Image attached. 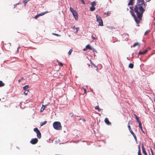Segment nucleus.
<instances>
[{"label": "nucleus", "mask_w": 155, "mask_h": 155, "mask_svg": "<svg viewBox=\"0 0 155 155\" xmlns=\"http://www.w3.org/2000/svg\"><path fill=\"white\" fill-rule=\"evenodd\" d=\"M52 34L53 35H56L57 36H61L60 35H59L57 34L54 33H52Z\"/></svg>", "instance_id": "30"}, {"label": "nucleus", "mask_w": 155, "mask_h": 155, "mask_svg": "<svg viewBox=\"0 0 155 155\" xmlns=\"http://www.w3.org/2000/svg\"><path fill=\"white\" fill-rule=\"evenodd\" d=\"M22 79H23V78H21V79L19 80H18V82H19V83H20V82H21V81Z\"/></svg>", "instance_id": "42"}, {"label": "nucleus", "mask_w": 155, "mask_h": 155, "mask_svg": "<svg viewBox=\"0 0 155 155\" xmlns=\"http://www.w3.org/2000/svg\"><path fill=\"white\" fill-rule=\"evenodd\" d=\"M153 101H154V102H155V97L154 98Z\"/></svg>", "instance_id": "51"}, {"label": "nucleus", "mask_w": 155, "mask_h": 155, "mask_svg": "<svg viewBox=\"0 0 155 155\" xmlns=\"http://www.w3.org/2000/svg\"><path fill=\"white\" fill-rule=\"evenodd\" d=\"M5 85V84L2 81H0V87H2Z\"/></svg>", "instance_id": "20"}, {"label": "nucleus", "mask_w": 155, "mask_h": 155, "mask_svg": "<svg viewBox=\"0 0 155 155\" xmlns=\"http://www.w3.org/2000/svg\"><path fill=\"white\" fill-rule=\"evenodd\" d=\"M151 152H152V155H154L153 154V153L152 150L151 151Z\"/></svg>", "instance_id": "47"}, {"label": "nucleus", "mask_w": 155, "mask_h": 155, "mask_svg": "<svg viewBox=\"0 0 155 155\" xmlns=\"http://www.w3.org/2000/svg\"><path fill=\"white\" fill-rule=\"evenodd\" d=\"M4 47L7 50L9 51L11 47V44L10 43L5 44L4 45Z\"/></svg>", "instance_id": "8"}, {"label": "nucleus", "mask_w": 155, "mask_h": 155, "mask_svg": "<svg viewBox=\"0 0 155 155\" xmlns=\"http://www.w3.org/2000/svg\"><path fill=\"white\" fill-rule=\"evenodd\" d=\"M85 49H83V50H84V51H85Z\"/></svg>", "instance_id": "56"}, {"label": "nucleus", "mask_w": 155, "mask_h": 155, "mask_svg": "<svg viewBox=\"0 0 155 155\" xmlns=\"http://www.w3.org/2000/svg\"><path fill=\"white\" fill-rule=\"evenodd\" d=\"M111 11H108L107 12V16H109L111 14Z\"/></svg>", "instance_id": "28"}, {"label": "nucleus", "mask_w": 155, "mask_h": 155, "mask_svg": "<svg viewBox=\"0 0 155 155\" xmlns=\"http://www.w3.org/2000/svg\"><path fill=\"white\" fill-rule=\"evenodd\" d=\"M133 0H129V2L128 4V5H132L133 4Z\"/></svg>", "instance_id": "15"}, {"label": "nucleus", "mask_w": 155, "mask_h": 155, "mask_svg": "<svg viewBox=\"0 0 155 155\" xmlns=\"http://www.w3.org/2000/svg\"><path fill=\"white\" fill-rule=\"evenodd\" d=\"M34 131L36 133L37 137L39 139L41 138V134L38 128H34Z\"/></svg>", "instance_id": "5"}, {"label": "nucleus", "mask_w": 155, "mask_h": 155, "mask_svg": "<svg viewBox=\"0 0 155 155\" xmlns=\"http://www.w3.org/2000/svg\"><path fill=\"white\" fill-rule=\"evenodd\" d=\"M91 38L94 40H96L97 39V38H96L94 37L93 35H92L91 36Z\"/></svg>", "instance_id": "34"}, {"label": "nucleus", "mask_w": 155, "mask_h": 155, "mask_svg": "<svg viewBox=\"0 0 155 155\" xmlns=\"http://www.w3.org/2000/svg\"><path fill=\"white\" fill-rule=\"evenodd\" d=\"M20 48V47H18V48H17V51H18V48Z\"/></svg>", "instance_id": "54"}, {"label": "nucleus", "mask_w": 155, "mask_h": 155, "mask_svg": "<svg viewBox=\"0 0 155 155\" xmlns=\"http://www.w3.org/2000/svg\"><path fill=\"white\" fill-rule=\"evenodd\" d=\"M104 121L105 123L108 125H109L111 124V123L109 121L107 118H106L105 119Z\"/></svg>", "instance_id": "11"}, {"label": "nucleus", "mask_w": 155, "mask_h": 155, "mask_svg": "<svg viewBox=\"0 0 155 155\" xmlns=\"http://www.w3.org/2000/svg\"><path fill=\"white\" fill-rule=\"evenodd\" d=\"M130 133L132 134L133 135V136H134L135 135V134H134V133L133 132V131H132V130H131L130 131Z\"/></svg>", "instance_id": "36"}, {"label": "nucleus", "mask_w": 155, "mask_h": 155, "mask_svg": "<svg viewBox=\"0 0 155 155\" xmlns=\"http://www.w3.org/2000/svg\"><path fill=\"white\" fill-rule=\"evenodd\" d=\"M148 51V49H146L144 51H143V53H144L145 54H146L147 52Z\"/></svg>", "instance_id": "41"}, {"label": "nucleus", "mask_w": 155, "mask_h": 155, "mask_svg": "<svg viewBox=\"0 0 155 155\" xmlns=\"http://www.w3.org/2000/svg\"><path fill=\"white\" fill-rule=\"evenodd\" d=\"M70 11L72 13V14L74 17V18L76 20H77L78 19V15L77 12L73 8L70 7Z\"/></svg>", "instance_id": "3"}, {"label": "nucleus", "mask_w": 155, "mask_h": 155, "mask_svg": "<svg viewBox=\"0 0 155 155\" xmlns=\"http://www.w3.org/2000/svg\"><path fill=\"white\" fill-rule=\"evenodd\" d=\"M138 155H141L140 147L139 146H138Z\"/></svg>", "instance_id": "18"}, {"label": "nucleus", "mask_w": 155, "mask_h": 155, "mask_svg": "<svg viewBox=\"0 0 155 155\" xmlns=\"http://www.w3.org/2000/svg\"><path fill=\"white\" fill-rule=\"evenodd\" d=\"M72 49H71L68 52V54L69 55H70L71 54V53L72 51Z\"/></svg>", "instance_id": "26"}, {"label": "nucleus", "mask_w": 155, "mask_h": 155, "mask_svg": "<svg viewBox=\"0 0 155 155\" xmlns=\"http://www.w3.org/2000/svg\"><path fill=\"white\" fill-rule=\"evenodd\" d=\"M96 2L95 1L91 2V6L94 7L96 5Z\"/></svg>", "instance_id": "16"}, {"label": "nucleus", "mask_w": 155, "mask_h": 155, "mask_svg": "<svg viewBox=\"0 0 155 155\" xmlns=\"http://www.w3.org/2000/svg\"><path fill=\"white\" fill-rule=\"evenodd\" d=\"M87 64L88 65V67H89L90 66V65L89 64Z\"/></svg>", "instance_id": "53"}, {"label": "nucleus", "mask_w": 155, "mask_h": 155, "mask_svg": "<svg viewBox=\"0 0 155 155\" xmlns=\"http://www.w3.org/2000/svg\"><path fill=\"white\" fill-rule=\"evenodd\" d=\"M47 123V121H45L44 122H41L40 123V126H42L43 125L46 124Z\"/></svg>", "instance_id": "19"}, {"label": "nucleus", "mask_w": 155, "mask_h": 155, "mask_svg": "<svg viewBox=\"0 0 155 155\" xmlns=\"http://www.w3.org/2000/svg\"><path fill=\"white\" fill-rule=\"evenodd\" d=\"M86 48L87 49H88L90 50L91 47L90 45L89 44H88L86 46Z\"/></svg>", "instance_id": "24"}, {"label": "nucleus", "mask_w": 155, "mask_h": 155, "mask_svg": "<svg viewBox=\"0 0 155 155\" xmlns=\"http://www.w3.org/2000/svg\"><path fill=\"white\" fill-rule=\"evenodd\" d=\"M38 140L37 138H35L31 139L30 141V143L32 144H35L37 143Z\"/></svg>", "instance_id": "7"}, {"label": "nucleus", "mask_w": 155, "mask_h": 155, "mask_svg": "<svg viewBox=\"0 0 155 155\" xmlns=\"http://www.w3.org/2000/svg\"><path fill=\"white\" fill-rule=\"evenodd\" d=\"M48 106V104L44 105L43 104H42V107L41 109L40 112H42L45 109V107Z\"/></svg>", "instance_id": "12"}, {"label": "nucleus", "mask_w": 155, "mask_h": 155, "mask_svg": "<svg viewBox=\"0 0 155 155\" xmlns=\"http://www.w3.org/2000/svg\"><path fill=\"white\" fill-rule=\"evenodd\" d=\"M104 15H107V13H106V12H104Z\"/></svg>", "instance_id": "52"}, {"label": "nucleus", "mask_w": 155, "mask_h": 155, "mask_svg": "<svg viewBox=\"0 0 155 155\" xmlns=\"http://www.w3.org/2000/svg\"><path fill=\"white\" fill-rule=\"evenodd\" d=\"M58 63L62 67L63 66V64L61 63V62H59L58 61Z\"/></svg>", "instance_id": "35"}, {"label": "nucleus", "mask_w": 155, "mask_h": 155, "mask_svg": "<svg viewBox=\"0 0 155 155\" xmlns=\"http://www.w3.org/2000/svg\"><path fill=\"white\" fill-rule=\"evenodd\" d=\"M84 89V93H86V90L85 89Z\"/></svg>", "instance_id": "44"}, {"label": "nucleus", "mask_w": 155, "mask_h": 155, "mask_svg": "<svg viewBox=\"0 0 155 155\" xmlns=\"http://www.w3.org/2000/svg\"><path fill=\"white\" fill-rule=\"evenodd\" d=\"M97 21L98 22V26H102L103 25V22L101 18L98 15H96Z\"/></svg>", "instance_id": "4"}, {"label": "nucleus", "mask_w": 155, "mask_h": 155, "mask_svg": "<svg viewBox=\"0 0 155 155\" xmlns=\"http://www.w3.org/2000/svg\"><path fill=\"white\" fill-rule=\"evenodd\" d=\"M134 64L132 63H130L129 65V67L131 68H133L134 67Z\"/></svg>", "instance_id": "21"}, {"label": "nucleus", "mask_w": 155, "mask_h": 155, "mask_svg": "<svg viewBox=\"0 0 155 155\" xmlns=\"http://www.w3.org/2000/svg\"><path fill=\"white\" fill-rule=\"evenodd\" d=\"M48 11H45L44 12H43L39 14H37L36 15L35 17L34 18L36 19H37V18L39 17L40 16H43L45 15V14L48 13Z\"/></svg>", "instance_id": "6"}, {"label": "nucleus", "mask_w": 155, "mask_h": 155, "mask_svg": "<svg viewBox=\"0 0 155 155\" xmlns=\"http://www.w3.org/2000/svg\"><path fill=\"white\" fill-rule=\"evenodd\" d=\"M75 29H76V33H77L78 31H79V28L78 27H77V28H75Z\"/></svg>", "instance_id": "32"}, {"label": "nucleus", "mask_w": 155, "mask_h": 155, "mask_svg": "<svg viewBox=\"0 0 155 155\" xmlns=\"http://www.w3.org/2000/svg\"><path fill=\"white\" fill-rule=\"evenodd\" d=\"M130 13H131V15L134 18L135 17V15L133 12V11L134 10V9H133V8H132L131 7H130Z\"/></svg>", "instance_id": "9"}, {"label": "nucleus", "mask_w": 155, "mask_h": 155, "mask_svg": "<svg viewBox=\"0 0 155 155\" xmlns=\"http://www.w3.org/2000/svg\"><path fill=\"white\" fill-rule=\"evenodd\" d=\"M153 24L155 25V22H153Z\"/></svg>", "instance_id": "49"}, {"label": "nucleus", "mask_w": 155, "mask_h": 155, "mask_svg": "<svg viewBox=\"0 0 155 155\" xmlns=\"http://www.w3.org/2000/svg\"><path fill=\"white\" fill-rule=\"evenodd\" d=\"M146 6L144 0H138L134 6V10L137 14V17L135 16V17L134 18L138 24L142 20L143 14L145 10Z\"/></svg>", "instance_id": "1"}, {"label": "nucleus", "mask_w": 155, "mask_h": 155, "mask_svg": "<svg viewBox=\"0 0 155 155\" xmlns=\"http://www.w3.org/2000/svg\"><path fill=\"white\" fill-rule=\"evenodd\" d=\"M134 115L135 116L137 122L138 123L139 122H140V121L139 120V117L137 116V115L135 114H134Z\"/></svg>", "instance_id": "17"}, {"label": "nucleus", "mask_w": 155, "mask_h": 155, "mask_svg": "<svg viewBox=\"0 0 155 155\" xmlns=\"http://www.w3.org/2000/svg\"><path fill=\"white\" fill-rule=\"evenodd\" d=\"M28 1L29 0H25L24 1L23 3L25 6L26 4L28 2Z\"/></svg>", "instance_id": "27"}, {"label": "nucleus", "mask_w": 155, "mask_h": 155, "mask_svg": "<svg viewBox=\"0 0 155 155\" xmlns=\"http://www.w3.org/2000/svg\"><path fill=\"white\" fill-rule=\"evenodd\" d=\"M111 29H115V28H114V27H111Z\"/></svg>", "instance_id": "48"}, {"label": "nucleus", "mask_w": 155, "mask_h": 155, "mask_svg": "<svg viewBox=\"0 0 155 155\" xmlns=\"http://www.w3.org/2000/svg\"><path fill=\"white\" fill-rule=\"evenodd\" d=\"M90 50H93L94 51H95V49L94 48H93L91 47Z\"/></svg>", "instance_id": "43"}, {"label": "nucleus", "mask_w": 155, "mask_h": 155, "mask_svg": "<svg viewBox=\"0 0 155 155\" xmlns=\"http://www.w3.org/2000/svg\"><path fill=\"white\" fill-rule=\"evenodd\" d=\"M90 61L91 62V63L94 66V67H95V68H97V66H96V65H95V64H94V63H92L91 61V60H90Z\"/></svg>", "instance_id": "31"}, {"label": "nucleus", "mask_w": 155, "mask_h": 155, "mask_svg": "<svg viewBox=\"0 0 155 155\" xmlns=\"http://www.w3.org/2000/svg\"><path fill=\"white\" fill-rule=\"evenodd\" d=\"M138 123H139V126L141 130H142V124H141V122L140 121V122H139Z\"/></svg>", "instance_id": "25"}, {"label": "nucleus", "mask_w": 155, "mask_h": 155, "mask_svg": "<svg viewBox=\"0 0 155 155\" xmlns=\"http://www.w3.org/2000/svg\"><path fill=\"white\" fill-rule=\"evenodd\" d=\"M75 28H76L75 27V26H74L73 27V29L74 30H75Z\"/></svg>", "instance_id": "46"}, {"label": "nucleus", "mask_w": 155, "mask_h": 155, "mask_svg": "<svg viewBox=\"0 0 155 155\" xmlns=\"http://www.w3.org/2000/svg\"><path fill=\"white\" fill-rule=\"evenodd\" d=\"M94 108L95 110H97L99 112L100 111L102 110V109L100 108L98 106H96L94 107Z\"/></svg>", "instance_id": "13"}, {"label": "nucleus", "mask_w": 155, "mask_h": 155, "mask_svg": "<svg viewBox=\"0 0 155 155\" xmlns=\"http://www.w3.org/2000/svg\"><path fill=\"white\" fill-rule=\"evenodd\" d=\"M141 130L144 133V131H143V129H142V130Z\"/></svg>", "instance_id": "50"}, {"label": "nucleus", "mask_w": 155, "mask_h": 155, "mask_svg": "<svg viewBox=\"0 0 155 155\" xmlns=\"http://www.w3.org/2000/svg\"><path fill=\"white\" fill-rule=\"evenodd\" d=\"M95 9V8L94 6H92L90 7V10L91 11H94Z\"/></svg>", "instance_id": "14"}, {"label": "nucleus", "mask_w": 155, "mask_h": 155, "mask_svg": "<svg viewBox=\"0 0 155 155\" xmlns=\"http://www.w3.org/2000/svg\"><path fill=\"white\" fill-rule=\"evenodd\" d=\"M81 2L84 5L85 4V2L84 1V0H80Z\"/></svg>", "instance_id": "40"}, {"label": "nucleus", "mask_w": 155, "mask_h": 155, "mask_svg": "<svg viewBox=\"0 0 155 155\" xmlns=\"http://www.w3.org/2000/svg\"><path fill=\"white\" fill-rule=\"evenodd\" d=\"M128 129H129V130L130 131L132 130L130 126V125H128Z\"/></svg>", "instance_id": "33"}, {"label": "nucleus", "mask_w": 155, "mask_h": 155, "mask_svg": "<svg viewBox=\"0 0 155 155\" xmlns=\"http://www.w3.org/2000/svg\"><path fill=\"white\" fill-rule=\"evenodd\" d=\"M133 137H134V138L135 141H137V137H136L135 135Z\"/></svg>", "instance_id": "39"}, {"label": "nucleus", "mask_w": 155, "mask_h": 155, "mask_svg": "<svg viewBox=\"0 0 155 155\" xmlns=\"http://www.w3.org/2000/svg\"><path fill=\"white\" fill-rule=\"evenodd\" d=\"M127 11L129 10V8H127Z\"/></svg>", "instance_id": "55"}, {"label": "nucleus", "mask_w": 155, "mask_h": 155, "mask_svg": "<svg viewBox=\"0 0 155 155\" xmlns=\"http://www.w3.org/2000/svg\"><path fill=\"white\" fill-rule=\"evenodd\" d=\"M1 54V53H0V54Z\"/></svg>", "instance_id": "57"}, {"label": "nucleus", "mask_w": 155, "mask_h": 155, "mask_svg": "<svg viewBox=\"0 0 155 155\" xmlns=\"http://www.w3.org/2000/svg\"><path fill=\"white\" fill-rule=\"evenodd\" d=\"M139 55H142V54H145L144 53H143V52L142 51H140L138 53Z\"/></svg>", "instance_id": "29"}, {"label": "nucleus", "mask_w": 155, "mask_h": 155, "mask_svg": "<svg viewBox=\"0 0 155 155\" xmlns=\"http://www.w3.org/2000/svg\"><path fill=\"white\" fill-rule=\"evenodd\" d=\"M28 85H26L23 87V89L24 90H28L27 89L28 88Z\"/></svg>", "instance_id": "22"}, {"label": "nucleus", "mask_w": 155, "mask_h": 155, "mask_svg": "<svg viewBox=\"0 0 155 155\" xmlns=\"http://www.w3.org/2000/svg\"><path fill=\"white\" fill-rule=\"evenodd\" d=\"M142 150L143 153H144V155H147V152L145 150L144 147V145L143 143L142 144Z\"/></svg>", "instance_id": "10"}, {"label": "nucleus", "mask_w": 155, "mask_h": 155, "mask_svg": "<svg viewBox=\"0 0 155 155\" xmlns=\"http://www.w3.org/2000/svg\"><path fill=\"white\" fill-rule=\"evenodd\" d=\"M53 127L56 130H60L62 129V126L59 122H55L53 123Z\"/></svg>", "instance_id": "2"}, {"label": "nucleus", "mask_w": 155, "mask_h": 155, "mask_svg": "<svg viewBox=\"0 0 155 155\" xmlns=\"http://www.w3.org/2000/svg\"><path fill=\"white\" fill-rule=\"evenodd\" d=\"M131 122V121L130 120L129 121L128 124V125H130V122Z\"/></svg>", "instance_id": "45"}, {"label": "nucleus", "mask_w": 155, "mask_h": 155, "mask_svg": "<svg viewBox=\"0 0 155 155\" xmlns=\"http://www.w3.org/2000/svg\"><path fill=\"white\" fill-rule=\"evenodd\" d=\"M138 45V43H135L134 44V45H133V47H135L136 46H137V45Z\"/></svg>", "instance_id": "37"}, {"label": "nucleus", "mask_w": 155, "mask_h": 155, "mask_svg": "<svg viewBox=\"0 0 155 155\" xmlns=\"http://www.w3.org/2000/svg\"><path fill=\"white\" fill-rule=\"evenodd\" d=\"M24 94L25 95H26L28 94V91L29 90H24Z\"/></svg>", "instance_id": "23"}, {"label": "nucleus", "mask_w": 155, "mask_h": 155, "mask_svg": "<svg viewBox=\"0 0 155 155\" xmlns=\"http://www.w3.org/2000/svg\"><path fill=\"white\" fill-rule=\"evenodd\" d=\"M149 32V30H147V31H145V32L144 33V35H145L147 34V33H148Z\"/></svg>", "instance_id": "38"}]
</instances>
